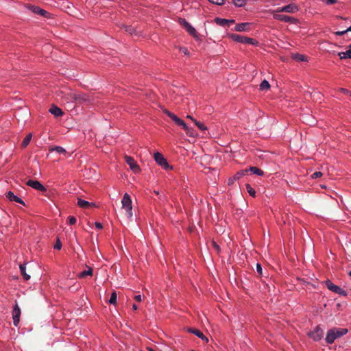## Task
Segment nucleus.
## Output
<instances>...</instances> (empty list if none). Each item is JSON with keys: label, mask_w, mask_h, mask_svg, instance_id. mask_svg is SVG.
Instances as JSON below:
<instances>
[{"label": "nucleus", "mask_w": 351, "mask_h": 351, "mask_svg": "<svg viewBox=\"0 0 351 351\" xmlns=\"http://www.w3.org/2000/svg\"><path fill=\"white\" fill-rule=\"evenodd\" d=\"M348 332L347 328L334 327L328 330L325 341L328 344H332L336 339L346 335Z\"/></svg>", "instance_id": "obj_1"}, {"label": "nucleus", "mask_w": 351, "mask_h": 351, "mask_svg": "<svg viewBox=\"0 0 351 351\" xmlns=\"http://www.w3.org/2000/svg\"><path fill=\"white\" fill-rule=\"evenodd\" d=\"M122 207L124 208L127 213L128 217L131 218L132 217V200L129 194L125 193L121 201Z\"/></svg>", "instance_id": "obj_2"}, {"label": "nucleus", "mask_w": 351, "mask_h": 351, "mask_svg": "<svg viewBox=\"0 0 351 351\" xmlns=\"http://www.w3.org/2000/svg\"><path fill=\"white\" fill-rule=\"evenodd\" d=\"M154 160L156 162V163L160 165L162 168H163L165 170H167V169H172V167H171L167 159L165 158V157L162 156V154L159 153V152H156L154 154Z\"/></svg>", "instance_id": "obj_3"}, {"label": "nucleus", "mask_w": 351, "mask_h": 351, "mask_svg": "<svg viewBox=\"0 0 351 351\" xmlns=\"http://www.w3.org/2000/svg\"><path fill=\"white\" fill-rule=\"evenodd\" d=\"M308 336L315 341L321 340L324 337V330L318 325L313 330L308 332Z\"/></svg>", "instance_id": "obj_4"}, {"label": "nucleus", "mask_w": 351, "mask_h": 351, "mask_svg": "<svg viewBox=\"0 0 351 351\" xmlns=\"http://www.w3.org/2000/svg\"><path fill=\"white\" fill-rule=\"evenodd\" d=\"M324 283H325L326 286L327 287V288L330 291H331L335 293H337L340 295H347V293L345 290L342 289L339 286L334 285L330 280H326L324 282Z\"/></svg>", "instance_id": "obj_5"}, {"label": "nucleus", "mask_w": 351, "mask_h": 351, "mask_svg": "<svg viewBox=\"0 0 351 351\" xmlns=\"http://www.w3.org/2000/svg\"><path fill=\"white\" fill-rule=\"evenodd\" d=\"M27 8L32 12L34 14H39L46 18L50 17L51 14L47 11L40 8V7L30 5Z\"/></svg>", "instance_id": "obj_6"}, {"label": "nucleus", "mask_w": 351, "mask_h": 351, "mask_svg": "<svg viewBox=\"0 0 351 351\" xmlns=\"http://www.w3.org/2000/svg\"><path fill=\"white\" fill-rule=\"evenodd\" d=\"M165 112L166 114L168 115L169 117H170L178 125H180V126H182L183 128V129H186L187 128V125L185 123V122L182 120L181 119H180L178 117H177L176 114H174L173 113L168 111L167 110H165Z\"/></svg>", "instance_id": "obj_7"}, {"label": "nucleus", "mask_w": 351, "mask_h": 351, "mask_svg": "<svg viewBox=\"0 0 351 351\" xmlns=\"http://www.w3.org/2000/svg\"><path fill=\"white\" fill-rule=\"evenodd\" d=\"M21 309L17 304L14 305L12 311L13 324L15 326H18L20 322Z\"/></svg>", "instance_id": "obj_8"}, {"label": "nucleus", "mask_w": 351, "mask_h": 351, "mask_svg": "<svg viewBox=\"0 0 351 351\" xmlns=\"http://www.w3.org/2000/svg\"><path fill=\"white\" fill-rule=\"evenodd\" d=\"M273 17L276 20H278L280 21L286 22V23H293L295 22L296 19L293 17L284 15V14H274L273 15Z\"/></svg>", "instance_id": "obj_9"}, {"label": "nucleus", "mask_w": 351, "mask_h": 351, "mask_svg": "<svg viewBox=\"0 0 351 351\" xmlns=\"http://www.w3.org/2000/svg\"><path fill=\"white\" fill-rule=\"evenodd\" d=\"M27 184L33 189L44 192L46 191V188L38 181L37 180H29L27 182Z\"/></svg>", "instance_id": "obj_10"}, {"label": "nucleus", "mask_w": 351, "mask_h": 351, "mask_svg": "<svg viewBox=\"0 0 351 351\" xmlns=\"http://www.w3.org/2000/svg\"><path fill=\"white\" fill-rule=\"evenodd\" d=\"M298 7L293 3L289 4L282 8H279L276 12H288V13H294L298 11Z\"/></svg>", "instance_id": "obj_11"}, {"label": "nucleus", "mask_w": 351, "mask_h": 351, "mask_svg": "<svg viewBox=\"0 0 351 351\" xmlns=\"http://www.w3.org/2000/svg\"><path fill=\"white\" fill-rule=\"evenodd\" d=\"M125 161L130 166V169L134 172L138 173L140 171V168L135 160L130 156H125Z\"/></svg>", "instance_id": "obj_12"}, {"label": "nucleus", "mask_w": 351, "mask_h": 351, "mask_svg": "<svg viewBox=\"0 0 351 351\" xmlns=\"http://www.w3.org/2000/svg\"><path fill=\"white\" fill-rule=\"evenodd\" d=\"M248 173V169H242L238 172H237L232 178H230L228 180V184H232L233 182L239 179H240L241 177L247 175Z\"/></svg>", "instance_id": "obj_13"}, {"label": "nucleus", "mask_w": 351, "mask_h": 351, "mask_svg": "<svg viewBox=\"0 0 351 351\" xmlns=\"http://www.w3.org/2000/svg\"><path fill=\"white\" fill-rule=\"evenodd\" d=\"M5 197L11 202H15L21 204L25 205L24 202L18 196L15 195L12 191H8L5 193Z\"/></svg>", "instance_id": "obj_14"}, {"label": "nucleus", "mask_w": 351, "mask_h": 351, "mask_svg": "<svg viewBox=\"0 0 351 351\" xmlns=\"http://www.w3.org/2000/svg\"><path fill=\"white\" fill-rule=\"evenodd\" d=\"M187 331L194 334L195 335L202 339V340L205 341L206 342L208 341V339L200 330L196 328H189L187 329Z\"/></svg>", "instance_id": "obj_15"}, {"label": "nucleus", "mask_w": 351, "mask_h": 351, "mask_svg": "<svg viewBox=\"0 0 351 351\" xmlns=\"http://www.w3.org/2000/svg\"><path fill=\"white\" fill-rule=\"evenodd\" d=\"M90 101L88 97L86 94H78L76 93V99H75V103L83 104L84 102H88Z\"/></svg>", "instance_id": "obj_16"}, {"label": "nucleus", "mask_w": 351, "mask_h": 351, "mask_svg": "<svg viewBox=\"0 0 351 351\" xmlns=\"http://www.w3.org/2000/svg\"><path fill=\"white\" fill-rule=\"evenodd\" d=\"M249 23H241L236 25L234 29L237 32H245L249 29Z\"/></svg>", "instance_id": "obj_17"}, {"label": "nucleus", "mask_w": 351, "mask_h": 351, "mask_svg": "<svg viewBox=\"0 0 351 351\" xmlns=\"http://www.w3.org/2000/svg\"><path fill=\"white\" fill-rule=\"evenodd\" d=\"M64 98L66 102H74L75 99H76V93L69 91L68 93H64Z\"/></svg>", "instance_id": "obj_18"}, {"label": "nucleus", "mask_w": 351, "mask_h": 351, "mask_svg": "<svg viewBox=\"0 0 351 351\" xmlns=\"http://www.w3.org/2000/svg\"><path fill=\"white\" fill-rule=\"evenodd\" d=\"M49 112L56 117H61L63 114L62 110L55 105L50 108Z\"/></svg>", "instance_id": "obj_19"}, {"label": "nucleus", "mask_w": 351, "mask_h": 351, "mask_svg": "<svg viewBox=\"0 0 351 351\" xmlns=\"http://www.w3.org/2000/svg\"><path fill=\"white\" fill-rule=\"evenodd\" d=\"M230 37L234 41L240 43H245V36H241L236 34H232L230 35Z\"/></svg>", "instance_id": "obj_20"}, {"label": "nucleus", "mask_w": 351, "mask_h": 351, "mask_svg": "<svg viewBox=\"0 0 351 351\" xmlns=\"http://www.w3.org/2000/svg\"><path fill=\"white\" fill-rule=\"evenodd\" d=\"M20 271L25 280L30 279V276L26 273V267L25 264H21L19 265Z\"/></svg>", "instance_id": "obj_21"}, {"label": "nucleus", "mask_w": 351, "mask_h": 351, "mask_svg": "<svg viewBox=\"0 0 351 351\" xmlns=\"http://www.w3.org/2000/svg\"><path fill=\"white\" fill-rule=\"evenodd\" d=\"M251 171L252 173L256 174L257 176H263L264 175L263 171L256 167H250L248 171Z\"/></svg>", "instance_id": "obj_22"}, {"label": "nucleus", "mask_w": 351, "mask_h": 351, "mask_svg": "<svg viewBox=\"0 0 351 351\" xmlns=\"http://www.w3.org/2000/svg\"><path fill=\"white\" fill-rule=\"evenodd\" d=\"M77 205L81 208H86L87 206H88L90 205L95 206V204L94 203L90 204L88 201H86V200H84L82 199H78Z\"/></svg>", "instance_id": "obj_23"}, {"label": "nucleus", "mask_w": 351, "mask_h": 351, "mask_svg": "<svg viewBox=\"0 0 351 351\" xmlns=\"http://www.w3.org/2000/svg\"><path fill=\"white\" fill-rule=\"evenodd\" d=\"M338 56L341 59L351 58V48L345 52H339Z\"/></svg>", "instance_id": "obj_24"}, {"label": "nucleus", "mask_w": 351, "mask_h": 351, "mask_svg": "<svg viewBox=\"0 0 351 351\" xmlns=\"http://www.w3.org/2000/svg\"><path fill=\"white\" fill-rule=\"evenodd\" d=\"M215 21L217 25L223 27H225L229 24V20L225 19L216 18Z\"/></svg>", "instance_id": "obj_25"}, {"label": "nucleus", "mask_w": 351, "mask_h": 351, "mask_svg": "<svg viewBox=\"0 0 351 351\" xmlns=\"http://www.w3.org/2000/svg\"><path fill=\"white\" fill-rule=\"evenodd\" d=\"M185 29L191 36L197 37V32L195 29L190 23H189L187 26H186Z\"/></svg>", "instance_id": "obj_26"}, {"label": "nucleus", "mask_w": 351, "mask_h": 351, "mask_svg": "<svg viewBox=\"0 0 351 351\" xmlns=\"http://www.w3.org/2000/svg\"><path fill=\"white\" fill-rule=\"evenodd\" d=\"M92 275H93V269L90 267H88V270H84L82 272L78 274V277L80 278H83L87 276H92Z\"/></svg>", "instance_id": "obj_27"}, {"label": "nucleus", "mask_w": 351, "mask_h": 351, "mask_svg": "<svg viewBox=\"0 0 351 351\" xmlns=\"http://www.w3.org/2000/svg\"><path fill=\"white\" fill-rule=\"evenodd\" d=\"M292 57L295 60L298 62H304L306 61L307 60L305 56L300 53H295L293 55Z\"/></svg>", "instance_id": "obj_28"}, {"label": "nucleus", "mask_w": 351, "mask_h": 351, "mask_svg": "<svg viewBox=\"0 0 351 351\" xmlns=\"http://www.w3.org/2000/svg\"><path fill=\"white\" fill-rule=\"evenodd\" d=\"M270 84L269 82L266 80H264L260 84V90H266L269 89Z\"/></svg>", "instance_id": "obj_29"}, {"label": "nucleus", "mask_w": 351, "mask_h": 351, "mask_svg": "<svg viewBox=\"0 0 351 351\" xmlns=\"http://www.w3.org/2000/svg\"><path fill=\"white\" fill-rule=\"evenodd\" d=\"M32 135L31 133L28 134L25 137V138L23 139V142H22V144H21V146L23 147H25L26 146L28 145V144L29 143L31 139H32Z\"/></svg>", "instance_id": "obj_30"}, {"label": "nucleus", "mask_w": 351, "mask_h": 351, "mask_svg": "<svg viewBox=\"0 0 351 351\" xmlns=\"http://www.w3.org/2000/svg\"><path fill=\"white\" fill-rule=\"evenodd\" d=\"M123 28L125 32H128L130 34H134L136 33V29L134 27L130 25H123Z\"/></svg>", "instance_id": "obj_31"}, {"label": "nucleus", "mask_w": 351, "mask_h": 351, "mask_svg": "<svg viewBox=\"0 0 351 351\" xmlns=\"http://www.w3.org/2000/svg\"><path fill=\"white\" fill-rule=\"evenodd\" d=\"M245 187H246V189H247V193H249V195L252 197H255L256 196V191L255 190L250 186V184H245Z\"/></svg>", "instance_id": "obj_32"}, {"label": "nucleus", "mask_w": 351, "mask_h": 351, "mask_svg": "<svg viewBox=\"0 0 351 351\" xmlns=\"http://www.w3.org/2000/svg\"><path fill=\"white\" fill-rule=\"evenodd\" d=\"M193 122L195 123V125L202 131L207 130V127L203 123L197 121V120H193Z\"/></svg>", "instance_id": "obj_33"}, {"label": "nucleus", "mask_w": 351, "mask_h": 351, "mask_svg": "<svg viewBox=\"0 0 351 351\" xmlns=\"http://www.w3.org/2000/svg\"><path fill=\"white\" fill-rule=\"evenodd\" d=\"M186 131V133L188 136L191 137H195L197 135V134L195 132V130H193L192 128H190L187 126L186 129H184Z\"/></svg>", "instance_id": "obj_34"}, {"label": "nucleus", "mask_w": 351, "mask_h": 351, "mask_svg": "<svg viewBox=\"0 0 351 351\" xmlns=\"http://www.w3.org/2000/svg\"><path fill=\"white\" fill-rule=\"evenodd\" d=\"M117 293L115 291H113L111 293L110 298L109 300V303L110 304H115L117 303Z\"/></svg>", "instance_id": "obj_35"}, {"label": "nucleus", "mask_w": 351, "mask_h": 351, "mask_svg": "<svg viewBox=\"0 0 351 351\" xmlns=\"http://www.w3.org/2000/svg\"><path fill=\"white\" fill-rule=\"evenodd\" d=\"M51 151H56L59 154L66 153V150L63 147H60V146H56V147L51 149Z\"/></svg>", "instance_id": "obj_36"}, {"label": "nucleus", "mask_w": 351, "mask_h": 351, "mask_svg": "<svg viewBox=\"0 0 351 351\" xmlns=\"http://www.w3.org/2000/svg\"><path fill=\"white\" fill-rule=\"evenodd\" d=\"M245 0H233V3L237 7H242L245 4Z\"/></svg>", "instance_id": "obj_37"}, {"label": "nucleus", "mask_w": 351, "mask_h": 351, "mask_svg": "<svg viewBox=\"0 0 351 351\" xmlns=\"http://www.w3.org/2000/svg\"><path fill=\"white\" fill-rule=\"evenodd\" d=\"M245 43H247V44H250V45H256L258 43L257 41H256L253 38H248V37H246L245 36Z\"/></svg>", "instance_id": "obj_38"}, {"label": "nucleus", "mask_w": 351, "mask_h": 351, "mask_svg": "<svg viewBox=\"0 0 351 351\" xmlns=\"http://www.w3.org/2000/svg\"><path fill=\"white\" fill-rule=\"evenodd\" d=\"M210 3L218 5H221L224 3V0H208Z\"/></svg>", "instance_id": "obj_39"}, {"label": "nucleus", "mask_w": 351, "mask_h": 351, "mask_svg": "<svg viewBox=\"0 0 351 351\" xmlns=\"http://www.w3.org/2000/svg\"><path fill=\"white\" fill-rule=\"evenodd\" d=\"M68 220H69V223L70 225H73L76 223V218L73 216H69L68 217Z\"/></svg>", "instance_id": "obj_40"}, {"label": "nucleus", "mask_w": 351, "mask_h": 351, "mask_svg": "<svg viewBox=\"0 0 351 351\" xmlns=\"http://www.w3.org/2000/svg\"><path fill=\"white\" fill-rule=\"evenodd\" d=\"M322 176V173L320 172V171H316L315 173H313L312 175H311V178L313 179H316L317 178H319Z\"/></svg>", "instance_id": "obj_41"}, {"label": "nucleus", "mask_w": 351, "mask_h": 351, "mask_svg": "<svg viewBox=\"0 0 351 351\" xmlns=\"http://www.w3.org/2000/svg\"><path fill=\"white\" fill-rule=\"evenodd\" d=\"M62 247V243L59 239H57L56 244L54 245V249L60 250Z\"/></svg>", "instance_id": "obj_42"}, {"label": "nucleus", "mask_w": 351, "mask_h": 351, "mask_svg": "<svg viewBox=\"0 0 351 351\" xmlns=\"http://www.w3.org/2000/svg\"><path fill=\"white\" fill-rule=\"evenodd\" d=\"M179 23L181 25H182L184 28L189 23L188 21H186L184 19H180Z\"/></svg>", "instance_id": "obj_43"}, {"label": "nucleus", "mask_w": 351, "mask_h": 351, "mask_svg": "<svg viewBox=\"0 0 351 351\" xmlns=\"http://www.w3.org/2000/svg\"><path fill=\"white\" fill-rule=\"evenodd\" d=\"M180 50L184 54V55H186V56H189V51H188V49L186 48V47H180Z\"/></svg>", "instance_id": "obj_44"}, {"label": "nucleus", "mask_w": 351, "mask_h": 351, "mask_svg": "<svg viewBox=\"0 0 351 351\" xmlns=\"http://www.w3.org/2000/svg\"><path fill=\"white\" fill-rule=\"evenodd\" d=\"M256 271L260 275H262L263 269L261 264L259 263L256 264Z\"/></svg>", "instance_id": "obj_45"}, {"label": "nucleus", "mask_w": 351, "mask_h": 351, "mask_svg": "<svg viewBox=\"0 0 351 351\" xmlns=\"http://www.w3.org/2000/svg\"><path fill=\"white\" fill-rule=\"evenodd\" d=\"M339 91L344 94H348L351 96V92H350L348 89L341 88H339Z\"/></svg>", "instance_id": "obj_46"}, {"label": "nucleus", "mask_w": 351, "mask_h": 351, "mask_svg": "<svg viewBox=\"0 0 351 351\" xmlns=\"http://www.w3.org/2000/svg\"><path fill=\"white\" fill-rule=\"evenodd\" d=\"M327 5H332L337 2V0H324Z\"/></svg>", "instance_id": "obj_47"}, {"label": "nucleus", "mask_w": 351, "mask_h": 351, "mask_svg": "<svg viewBox=\"0 0 351 351\" xmlns=\"http://www.w3.org/2000/svg\"><path fill=\"white\" fill-rule=\"evenodd\" d=\"M212 243L213 247L217 250V252H219L220 250L219 246L215 241H213Z\"/></svg>", "instance_id": "obj_48"}, {"label": "nucleus", "mask_w": 351, "mask_h": 351, "mask_svg": "<svg viewBox=\"0 0 351 351\" xmlns=\"http://www.w3.org/2000/svg\"><path fill=\"white\" fill-rule=\"evenodd\" d=\"M348 32V31L346 30H343V31H339V32H335V34L336 35H338V36H342L345 34H346Z\"/></svg>", "instance_id": "obj_49"}, {"label": "nucleus", "mask_w": 351, "mask_h": 351, "mask_svg": "<svg viewBox=\"0 0 351 351\" xmlns=\"http://www.w3.org/2000/svg\"><path fill=\"white\" fill-rule=\"evenodd\" d=\"M95 227L97 228V229H101L102 228V224L99 222H95Z\"/></svg>", "instance_id": "obj_50"}, {"label": "nucleus", "mask_w": 351, "mask_h": 351, "mask_svg": "<svg viewBox=\"0 0 351 351\" xmlns=\"http://www.w3.org/2000/svg\"><path fill=\"white\" fill-rule=\"evenodd\" d=\"M134 299L137 301V302H141L142 300V298H141V295H136L134 296Z\"/></svg>", "instance_id": "obj_51"}, {"label": "nucleus", "mask_w": 351, "mask_h": 351, "mask_svg": "<svg viewBox=\"0 0 351 351\" xmlns=\"http://www.w3.org/2000/svg\"><path fill=\"white\" fill-rule=\"evenodd\" d=\"M132 308H133V310H135V311H136V310H137V309H138V306H136V304H134L132 305Z\"/></svg>", "instance_id": "obj_52"}, {"label": "nucleus", "mask_w": 351, "mask_h": 351, "mask_svg": "<svg viewBox=\"0 0 351 351\" xmlns=\"http://www.w3.org/2000/svg\"><path fill=\"white\" fill-rule=\"evenodd\" d=\"M186 117H187L188 119H191L193 121V120H195V119H194L191 116H190V115H188Z\"/></svg>", "instance_id": "obj_53"}, {"label": "nucleus", "mask_w": 351, "mask_h": 351, "mask_svg": "<svg viewBox=\"0 0 351 351\" xmlns=\"http://www.w3.org/2000/svg\"><path fill=\"white\" fill-rule=\"evenodd\" d=\"M147 350L148 351H155L154 349H152L151 348H147Z\"/></svg>", "instance_id": "obj_54"}, {"label": "nucleus", "mask_w": 351, "mask_h": 351, "mask_svg": "<svg viewBox=\"0 0 351 351\" xmlns=\"http://www.w3.org/2000/svg\"><path fill=\"white\" fill-rule=\"evenodd\" d=\"M234 23V20H229V23Z\"/></svg>", "instance_id": "obj_55"}, {"label": "nucleus", "mask_w": 351, "mask_h": 351, "mask_svg": "<svg viewBox=\"0 0 351 351\" xmlns=\"http://www.w3.org/2000/svg\"><path fill=\"white\" fill-rule=\"evenodd\" d=\"M154 193H155L156 195H158V194H159L158 191H154Z\"/></svg>", "instance_id": "obj_56"}, {"label": "nucleus", "mask_w": 351, "mask_h": 351, "mask_svg": "<svg viewBox=\"0 0 351 351\" xmlns=\"http://www.w3.org/2000/svg\"><path fill=\"white\" fill-rule=\"evenodd\" d=\"M349 276H351V270L348 273Z\"/></svg>", "instance_id": "obj_57"}, {"label": "nucleus", "mask_w": 351, "mask_h": 351, "mask_svg": "<svg viewBox=\"0 0 351 351\" xmlns=\"http://www.w3.org/2000/svg\"><path fill=\"white\" fill-rule=\"evenodd\" d=\"M349 48H351V44L350 45Z\"/></svg>", "instance_id": "obj_58"}, {"label": "nucleus", "mask_w": 351, "mask_h": 351, "mask_svg": "<svg viewBox=\"0 0 351 351\" xmlns=\"http://www.w3.org/2000/svg\"><path fill=\"white\" fill-rule=\"evenodd\" d=\"M192 351H195V350H192Z\"/></svg>", "instance_id": "obj_59"}]
</instances>
